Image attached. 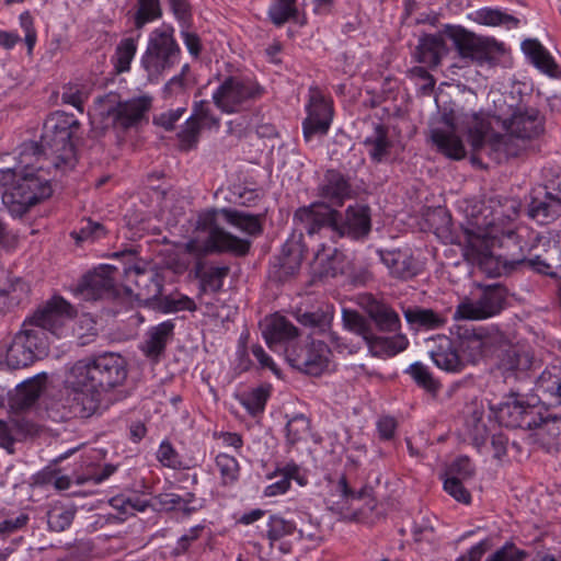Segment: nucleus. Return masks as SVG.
<instances>
[{
  "instance_id": "1",
  "label": "nucleus",
  "mask_w": 561,
  "mask_h": 561,
  "mask_svg": "<svg viewBox=\"0 0 561 561\" xmlns=\"http://www.w3.org/2000/svg\"><path fill=\"white\" fill-rule=\"evenodd\" d=\"M520 211V203L505 198L490 211L491 218L478 224L483 229L470 239V247L477 251L480 261L491 257L503 259L505 263L519 264L530 270L554 277L561 268V234L558 233L542 243V251L536 245H522L515 231V221Z\"/></svg>"
},
{
  "instance_id": "2",
  "label": "nucleus",
  "mask_w": 561,
  "mask_h": 561,
  "mask_svg": "<svg viewBox=\"0 0 561 561\" xmlns=\"http://www.w3.org/2000/svg\"><path fill=\"white\" fill-rule=\"evenodd\" d=\"M442 122L445 128H433L431 138L439 152L454 160L466 156L462 140L456 135L460 127L468 133L472 150L484 152L496 163L518 157L527 149V139L507 130L504 135L485 139L490 128L489 115L478 105V95L471 89L462 90L459 103H455L449 113H444Z\"/></svg>"
},
{
  "instance_id": "3",
  "label": "nucleus",
  "mask_w": 561,
  "mask_h": 561,
  "mask_svg": "<svg viewBox=\"0 0 561 561\" xmlns=\"http://www.w3.org/2000/svg\"><path fill=\"white\" fill-rule=\"evenodd\" d=\"M127 375V362L117 353L104 352L77 360L65 379V390L75 401L73 413H93L101 396L122 386Z\"/></svg>"
},
{
  "instance_id": "4",
  "label": "nucleus",
  "mask_w": 561,
  "mask_h": 561,
  "mask_svg": "<svg viewBox=\"0 0 561 561\" xmlns=\"http://www.w3.org/2000/svg\"><path fill=\"white\" fill-rule=\"evenodd\" d=\"M41 152L35 142L20 146L19 165L0 168V183L9 186L2 194V203L13 217H22L30 208L51 196L50 179L44 164H37Z\"/></svg>"
},
{
  "instance_id": "5",
  "label": "nucleus",
  "mask_w": 561,
  "mask_h": 561,
  "mask_svg": "<svg viewBox=\"0 0 561 561\" xmlns=\"http://www.w3.org/2000/svg\"><path fill=\"white\" fill-rule=\"evenodd\" d=\"M294 221L301 225L309 237L330 228L341 238L363 241L371 231V209L366 204L355 203L342 215L324 202H316L299 207L294 214Z\"/></svg>"
},
{
  "instance_id": "6",
  "label": "nucleus",
  "mask_w": 561,
  "mask_h": 561,
  "mask_svg": "<svg viewBox=\"0 0 561 561\" xmlns=\"http://www.w3.org/2000/svg\"><path fill=\"white\" fill-rule=\"evenodd\" d=\"M219 215L227 224L251 237H257L263 232L264 215H253L233 208H211L201 213L197 217L196 229L208 231L206 248L209 252H227L236 256L247 255L251 249V241L220 228L217 222Z\"/></svg>"
},
{
  "instance_id": "7",
  "label": "nucleus",
  "mask_w": 561,
  "mask_h": 561,
  "mask_svg": "<svg viewBox=\"0 0 561 561\" xmlns=\"http://www.w3.org/2000/svg\"><path fill=\"white\" fill-rule=\"evenodd\" d=\"M80 128V122L73 114L57 111L50 114L43 127L41 141L36 142L42 154L39 164L45 170L53 165L56 170L67 171L76 165L73 137Z\"/></svg>"
},
{
  "instance_id": "8",
  "label": "nucleus",
  "mask_w": 561,
  "mask_h": 561,
  "mask_svg": "<svg viewBox=\"0 0 561 561\" xmlns=\"http://www.w3.org/2000/svg\"><path fill=\"white\" fill-rule=\"evenodd\" d=\"M342 324L345 330L362 336L374 356H394L409 345L408 337L404 334L377 335L369 321L353 309L343 308Z\"/></svg>"
},
{
  "instance_id": "9",
  "label": "nucleus",
  "mask_w": 561,
  "mask_h": 561,
  "mask_svg": "<svg viewBox=\"0 0 561 561\" xmlns=\"http://www.w3.org/2000/svg\"><path fill=\"white\" fill-rule=\"evenodd\" d=\"M445 34L453 41L456 50L463 59H469L480 66L493 64L503 53V44L494 38L478 36L461 27L447 25Z\"/></svg>"
},
{
  "instance_id": "10",
  "label": "nucleus",
  "mask_w": 561,
  "mask_h": 561,
  "mask_svg": "<svg viewBox=\"0 0 561 561\" xmlns=\"http://www.w3.org/2000/svg\"><path fill=\"white\" fill-rule=\"evenodd\" d=\"M263 92L264 89L256 82L228 77L214 92L213 101L224 113H239L248 110Z\"/></svg>"
},
{
  "instance_id": "11",
  "label": "nucleus",
  "mask_w": 561,
  "mask_h": 561,
  "mask_svg": "<svg viewBox=\"0 0 561 561\" xmlns=\"http://www.w3.org/2000/svg\"><path fill=\"white\" fill-rule=\"evenodd\" d=\"M179 56L180 47L173 37V30L156 28L150 34L141 64L149 76H159L173 67L178 62Z\"/></svg>"
},
{
  "instance_id": "12",
  "label": "nucleus",
  "mask_w": 561,
  "mask_h": 561,
  "mask_svg": "<svg viewBox=\"0 0 561 561\" xmlns=\"http://www.w3.org/2000/svg\"><path fill=\"white\" fill-rule=\"evenodd\" d=\"M506 300V290L503 286L490 285L483 288L480 297L473 301L463 299L455 309L454 320H484L499 314Z\"/></svg>"
},
{
  "instance_id": "13",
  "label": "nucleus",
  "mask_w": 561,
  "mask_h": 561,
  "mask_svg": "<svg viewBox=\"0 0 561 561\" xmlns=\"http://www.w3.org/2000/svg\"><path fill=\"white\" fill-rule=\"evenodd\" d=\"M331 351L322 341H312L310 344H290L285 348V358L289 365L310 376H320L328 369Z\"/></svg>"
},
{
  "instance_id": "14",
  "label": "nucleus",
  "mask_w": 561,
  "mask_h": 561,
  "mask_svg": "<svg viewBox=\"0 0 561 561\" xmlns=\"http://www.w3.org/2000/svg\"><path fill=\"white\" fill-rule=\"evenodd\" d=\"M76 316L75 308L62 297L54 296L23 322L28 329H39L45 340L46 331L59 335L65 322Z\"/></svg>"
},
{
  "instance_id": "15",
  "label": "nucleus",
  "mask_w": 561,
  "mask_h": 561,
  "mask_svg": "<svg viewBox=\"0 0 561 561\" xmlns=\"http://www.w3.org/2000/svg\"><path fill=\"white\" fill-rule=\"evenodd\" d=\"M46 345L39 329H23L15 334L7 351L5 360L12 369H20L34 363L45 352Z\"/></svg>"
},
{
  "instance_id": "16",
  "label": "nucleus",
  "mask_w": 561,
  "mask_h": 561,
  "mask_svg": "<svg viewBox=\"0 0 561 561\" xmlns=\"http://www.w3.org/2000/svg\"><path fill=\"white\" fill-rule=\"evenodd\" d=\"M513 393L511 400L502 402L496 409L499 423L510 428L536 430L542 415L537 403L525 402Z\"/></svg>"
},
{
  "instance_id": "17",
  "label": "nucleus",
  "mask_w": 561,
  "mask_h": 561,
  "mask_svg": "<svg viewBox=\"0 0 561 561\" xmlns=\"http://www.w3.org/2000/svg\"><path fill=\"white\" fill-rule=\"evenodd\" d=\"M299 233L294 232L284 243L282 253L277 257V262L270 270V278L278 283H285L295 276L300 270L301 262L306 252V245L302 243L301 225Z\"/></svg>"
},
{
  "instance_id": "18",
  "label": "nucleus",
  "mask_w": 561,
  "mask_h": 561,
  "mask_svg": "<svg viewBox=\"0 0 561 561\" xmlns=\"http://www.w3.org/2000/svg\"><path fill=\"white\" fill-rule=\"evenodd\" d=\"M527 215L540 225L553 222L561 216V181L553 193L547 185L533 187L529 193Z\"/></svg>"
},
{
  "instance_id": "19",
  "label": "nucleus",
  "mask_w": 561,
  "mask_h": 561,
  "mask_svg": "<svg viewBox=\"0 0 561 561\" xmlns=\"http://www.w3.org/2000/svg\"><path fill=\"white\" fill-rule=\"evenodd\" d=\"M126 289L135 291L138 299L152 301L162 295L163 277L151 268H142L137 264H130L123 268Z\"/></svg>"
},
{
  "instance_id": "20",
  "label": "nucleus",
  "mask_w": 561,
  "mask_h": 561,
  "mask_svg": "<svg viewBox=\"0 0 561 561\" xmlns=\"http://www.w3.org/2000/svg\"><path fill=\"white\" fill-rule=\"evenodd\" d=\"M458 340V348L461 357L467 363L474 364L484 356V352L490 343V334L482 327L472 324L456 325L455 332Z\"/></svg>"
},
{
  "instance_id": "21",
  "label": "nucleus",
  "mask_w": 561,
  "mask_h": 561,
  "mask_svg": "<svg viewBox=\"0 0 561 561\" xmlns=\"http://www.w3.org/2000/svg\"><path fill=\"white\" fill-rule=\"evenodd\" d=\"M118 268L112 265H101L88 273L80 284L78 291L85 300H98L112 295L115 287V274Z\"/></svg>"
},
{
  "instance_id": "22",
  "label": "nucleus",
  "mask_w": 561,
  "mask_h": 561,
  "mask_svg": "<svg viewBox=\"0 0 561 561\" xmlns=\"http://www.w3.org/2000/svg\"><path fill=\"white\" fill-rule=\"evenodd\" d=\"M427 352L434 364L448 373H460L465 368V358L459 354L454 341L446 335H437L427 342Z\"/></svg>"
},
{
  "instance_id": "23",
  "label": "nucleus",
  "mask_w": 561,
  "mask_h": 561,
  "mask_svg": "<svg viewBox=\"0 0 561 561\" xmlns=\"http://www.w3.org/2000/svg\"><path fill=\"white\" fill-rule=\"evenodd\" d=\"M504 127L507 131L529 141L543 133V118L540 116L537 108H517L512 116L504 122Z\"/></svg>"
},
{
  "instance_id": "24",
  "label": "nucleus",
  "mask_w": 561,
  "mask_h": 561,
  "mask_svg": "<svg viewBox=\"0 0 561 561\" xmlns=\"http://www.w3.org/2000/svg\"><path fill=\"white\" fill-rule=\"evenodd\" d=\"M308 116L302 123L304 137L307 141L316 135L323 136L329 131L332 122V107L322 98H311L307 107Z\"/></svg>"
},
{
  "instance_id": "25",
  "label": "nucleus",
  "mask_w": 561,
  "mask_h": 561,
  "mask_svg": "<svg viewBox=\"0 0 561 561\" xmlns=\"http://www.w3.org/2000/svg\"><path fill=\"white\" fill-rule=\"evenodd\" d=\"M151 107L149 96H139L118 102L116 106L110 108L107 114L113 118L116 126L127 129L138 124Z\"/></svg>"
},
{
  "instance_id": "26",
  "label": "nucleus",
  "mask_w": 561,
  "mask_h": 561,
  "mask_svg": "<svg viewBox=\"0 0 561 561\" xmlns=\"http://www.w3.org/2000/svg\"><path fill=\"white\" fill-rule=\"evenodd\" d=\"M377 254L391 277L408 280L417 275L419 265L412 253L405 250H378Z\"/></svg>"
},
{
  "instance_id": "27",
  "label": "nucleus",
  "mask_w": 561,
  "mask_h": 561,
  "mask_svg": "<svg viewBox=\"0 0 561 561\" xmlns=\"http://www.w3.org/2000/svg\"><path fill=\"white\" fill-rule=\"evenodd\" d=\"M364 308L379 332L399 334L401 320L390 305L368 295L364 298Z\"/></svg>"
},
{
  "instance_id": "28",
  "label": "nucleus",
  "mask_w": 561,
  "mask_h": 561,
  "mask_svg": "<svg viewBox=\"0 0 561 561\" xmlns=\"http://www.w3.org/2000/svg\"><path fill=\"white\" fill-rule=\"evenodd\" d=\"M352 194L350 181L336 170H328L323 183L319 186V196L329 201L332 206H342Z\"/></svg>"
},
{
  "instance_id": "29",
  "label": "nucleus",
  "mask_w": 561,
  "mask_h": 561,
  "mask_svg": "<svg viewBox=\"0 0 561 561\" xmlns=\"http://www.w3.org/2000/svg\"><path fill=\"white\" fill-rule=\"evenodd\" d=\"M173 331L174 323L171 320L150 328L140 346L141 352L149 358H159L164 353L169 340L173 336Z\"/></svg>"
},
{
  "instance_id": "30",
  "label": "nucleus",
  "mask_w": 561,
  "mask_h": 561,
  "mask_svg": "<svg viewBox=\"0 0 561 561\" xmlns=\"http://www.w3.org/2000/svg\"><path fill=\"white\" fill-rule=\"evenodd\" d=\"M262 333L268 347L274 348L280 343L293 344L298 335V329L285 317L274 316L266 320Z\"/></svg>"
},
{
  "instance_id": "31",
  "label": "nucleus",
  "mask_w": 561,
  "mask_h": 561,
  "mask_svg": "<svg viewBox=\"0 0 561 561\" xmlns=\"http://www.w3.org/2000/svg\"><path fill=\"white\" fill-rule=\"evenodd\" d=\"M446 53V43L440 34H424L419 39L415 58L420 64L436 67Z\"/></svg>"
},
{
  "instance_id": "32",
  "label": "nucleus",
  "mask_w": 561,
  "mask_h": 561,
  "mask_svg": "<svg viewBox=\"0 0 561 561\" xmlns=\"http://www.w3.org/2000/svg\"><path fill=\"white\" fill-rule=\"evenodd\" d=\"M538 400L561 404V366L547 367L536 380Z\"/></svg>"
},
{
  "instance_id": "33",
  "label": "nucleus",
  "mask_w": 561,
  "mask_h": 561,
  "mask_svg": "<svg viewBox=\"0 0 561 561\" xmlns=\"http://www.w3.org/2000/svg\"><path fill=\"white\" fill-rule=\"evenodd\" d=\"M403 316L407 323L414 330H435L442 328L446 323L445 317L433 309L416 306L403 308Z\"/></svg>"
},
{
  "instance_id": "34",
  "label": "nucleus",
  "mask_w": 561,
  "mask_h": 561,
  "mask_svg": "<svg viewBox=\"0 0 561 561\" xmlns=\"http://www.w3.org/2000/svg\"><path fill=\"white\" fill-rule=\"evenodd\" d=\"M363 145L367 148L368 156L374 163L383 162L392 148V142L388 137V127L383 124H376L373 135L366 137Z\"/></svg>"
},
{
  "instance_id": "35",
  "label": "nucleus",
  "mask_w": 561,
  "mask_h": 561,
  "mask_svg": "<svg viewBox=\"0 0 561 561\" xmlns=\"http://www.w3.org/2000/svg\"><path fill=\"white\" fill-rule=\"evenodd\" d=\"M194 272L195 277L201 282V290L203 293L208 290L218 293L222 288L224 279L228 276L230 267L228 265L204 266L202 262H198Z\"/></svg>"
},
{
  "instance_id": "36",
  "label": "nucleus",
  "mask_w": 561,
  "mask_h": 561,
  "mask_svg": "<svg viewBox=\"0 0 561 561\" xmlns=\"http://www.w3.org/2000/svg\"><path fill=\"white\" fill-rule=\"evenodd\" d=\"M23 282L9 272L0 271V313H5L20 301L18 291H23Z\"/></svg>"
},
{
  "instance_id": "37",
  "label": "nucleus",
  "mask_w": 561,
  "mask_h": 561,
  "mask_svg": "<svg viewBox=\"0 0 561 561\" xmlns=\"http://www.w3.org/2000/svg\"><path fill=\"white\" fill-rule=\"evenodd\" d=\"M522 49L535 67L550 76L554 75L557 64L539 41L525 39Z\"/></svg>"
},
{
  "instance_id": "38",
  "label": "nucleus",
  "mask_w": 561,
  "mask_h": 561,
  "mask_svg": "<svg viewBox=\"0 0 561 561\" xmlns=\"http://www.w3.org/2000/svg\"><path fill=\"white\" fill-rule=\"evenodd\" d=\"M44 386V378L36 376L16 387L15 394L12 398L13 407L19 410H25L32 407L39 398Z\"/></svg>"
},
{
  "instance_id": "39",
  "label": "nucleus",
  "mask_w": 561,
  "mask_h": 561,
  "mask_svg": "<svg viewBox=\"0 0 561 561\" xmlns=\"http://www.w3.org/2000/svg\"><path fill=\"white\" fill-rule=\"evenodd\" d=\"M536 430V436L542 444L548 447L561 446V415L542 416V421L538 422Z\"/></svg>"
},
{
  "instance_id": "40",
  "label": "nucleus",
  "mask_w": 561,
  "mask_h": 561,
  "mask_svg": "<svg viewBox=\"0 0 561 561\" xmlns=\"http://www.w3.org/2000/svg\"><path fill=\"white\" fill-rule=\"evenodd\" d=\"M297 320L300 324L310 328L314 333H323L331 327L333 312L330 308H318L314 311L298 312Z\"/></svg>"
},
{
  "instance_id": "41",
  "label": "nucleus",
  "mask_w": 561,
  "mask_h": 561,
  "mask_svg": "<svg viewBox=\"0 0 561 561\" xmlns=\"http://www.w3.org/2000/svg\"><path fill=\"white\" fill-rule=\"evenodd\" d=\"M267 16L275 26L296 20L298 16L297 0H272Z\"/></svg>"
},
{
  "instance_id": "42",
  "label": "nucleus",
  "mask_w": 561,
  "mask_h": 561,
  "mask_svg": "<svg viewBox=\"0 0 561 561\" xmlns=\"http://www.w3.org/2000/svg\"><path fill=\"white\" fill-rule=\"evenodd\" d=\"M271 396L270 386H260L240 397V403L252 416L262 414Z\"/></svg>"
},
{
  "instance_id": "43",
  "label": "nucleus",
  "mask_w": 561,
  "mask_h": 561,
  "mask_svg": "<svg viewBox=\"0 0 561 561\" xmlns=\"http://www.w3.org/2000/svg\"><path fill=\"white\" fill-rule=\"evenodd\" d=\"M476 21L489 26L504 25L508 30L515 28L519 24V20L516 16L502 12L501 10L490 8L478 10L476 12Z\"/></svg>"
},
{
  "instance_id": "44",
  "label": "nucleus",
  "mask_w": 561,
  "mask_h": 561,
  "mask_svg": "<svg viewBox=\"0 0 561 561\" xmlns=\"http://www.w3.org/2000/svg\"><path fill=\"white\" fill-rule=\"evenodd\" d=\"M75 506H54L47 513L48 528L53 531H64L70 527L76 516Z\"/></svg>"
},
{
  "instance_id": "45",
  "label": "nucleus",
  "mask_w": 561,
  "mask_h": 561,
  "mask_svg": "<svg viewBox=\"0 0 561 561\" xmlns=\"http://www.w3.org/2000/svg\"><path fill=\"white\" fill-rule=\"evenodd\" d=\"M137 51V38L127 37L123 38L116 49L114 55V66L118 73L128 71L130 68V62L135 57Z\"/></svg>"
},
{
  "instance_id": "46",
  "label": "nucleus",
  "mask_w": 561,
  "mask_h": 561,
  "mask_svg": "<svg viewBox=\"0 0 561 561\" xmlns=\"http://www.w3.org/2000/svg\"><path fill=\"white\" fill-rule=\"evenodd\" d=\"M297 533L296 525L286 520L277 515H272L268 520L267 538L270 546L273 547L275 541H278L287 536H293ZM302 537L301 530H298V538Z\"/></svg>"
},
{
  "instance_id": "47",
  "label": "nucleus",
  "mask_w": 561,
  "mask_h": 561,
  "mask_svg": "<svg viewBox=\"0 0 561 561\" xmlns=\"http://www.w3.org/2000/svg\"><path fill=\"white\" fill-rule=\"evenodd\" d=\"M407 373L412 377L417 386L422 387L427 392L436 393L438 391L439 382L433 377L424 364L415 362L409 366Z\"/></svg>"
},
{
  "instance_id": "48",
  "label": "nucleus",
  "mask_w": 561,
  "mask_h": 561,
  "mask_svg": "<svg viewBox=\"0 0 561 561\" xmlns=\"http://www.w3.org/2000/svg\"><path fill=\"white\" fill-rule=\"evenodd\" d=\"M310 430V421L304 414H297L286 424L287 443L295 445L302 440Z\"/></svg>"
},
{
  "instance_id": "49",
  "label": "nucleus",
  "mask_w": 561,
  "mask_h": 561,
  "mask_svg": "<svg viewBox=\"0 0 561 561\" xmlns=\"http://www.w3.org/2000/svg\"><path fill=\"white\" fill-rule=\"evenodd\" d=\"M202 125L198 122H195L193 118L188 117L183 128L178 134L180 149L188 151L195 148L199 140Z\"/></svg>"
},
{
  "instance_id": "50",
  "label": "nucleus",
  "mask_w": 561,
  "mask_h": 561,
  "mask_svg": "<svg viewBox=\"0 0 561 561\" xmlns=\"http://www.w3.org/2000/svg\"><path fill=\"white\" fill-rule=\"evenodd\" d=\"M135 26L141 28L146 23L161 16L160 0H138Z\"/></svg>"
},
{
  "instance_id": "51",
  "label": "nucleus",
  "mask_w": 561,
  "mask_h": 561,
  "mask_svg": "<svg viewBox=\"0 0 561 561\" xmlns=\"http://www.w3.org/2000/svg\"><path fill=\"white\" fill-rule=\"evenodd\" d=\"M216 466L219 469L224 484H230L238 479L239 463L234 457L219 454L216 457Z\"/></svg>"
},
{
  "instance_id": "52",
  "label": "nucleus",
  "mask_w": 561,
  "mask_h": 561,
  "mask_svg": "<svg viewBox=\"0 0 561 561\" xmlns=\"http://www.w3.org/2000/svg\"><path fill=\"white\" fill-rule=\"evenodd\" d=\"M30 520L25 513L0 514V536L8 537L24 528Z\"/></svg>"
},
{
  "instance_id": "53",
  "label": "nucleus",
  "mask_w": 561,
  "mask_h": 561,
  "mask_svg": "<svg viewBox=\"0 0 561 561\" xmlns=\"http://www.w3.org/2000/svg\"><path fill=\"white\" fill-rule=\"evenodd\" d=\"M160 309L164 313H170V312H176V311H181V310L195 311L197 309V307H196L195 301L192 298H190L185 295H181L179 298H173L170 296L164 297L161 300Z\"/></svg>"
},
{
  "instance_id": "54",
  "label": "nucleus",
  "mask_w": 561,
  "mask_h": 561,
  "mask_svg": "<svg viewBox=\"0 0 561 561\" xmlns=\"http://www.w3.org/2000/svg\"><path fill=\"white\" fill-rule=\"evenodd\" d=\"M526 552L513 543H505L503 547L490 554L485 561H524Z\"/></svg>"
},
{
  "instance_id": "55",
  "label": "nucleus",
  "mask_w": 561,
  "mask_h": 561,
  "mask_svg": "<svg viewBox=\"0 0 561 561\" xmlns=\"http://www.w3.org/2000/svg\"><path fill=\"white\" fill-rule=\"evenodd\" d=\"M463 480L458 477H447L444 481V490L451 495L456 501L469 504L471 495L462 484Z\"/></svg>"
},
{
  "instance_id": "56",
  "label": "nucleus",
  "mask_w": 561,
  "mask_h": 561,
  "mask_svg": "<svg viewBox=\"0 0 561 561\" xmlns=\"http://www.w3.org/2000/svg\"><path fill=\"white\" fill-rule=\"evenodd\" d=\"M474 474V467L467 456H460L449 466L447 476L458 477L460 480L470 479Z\"/></svg>"
},
{
  "instance_id": "57",
  "label": "nucleus",
  "mask_w": 561,
  "mask_h": 561,
  "mask_svg": "<svg viewBox=\"0 0 561 561\" xmlns=\"http://www.w3.org/2000/svg\"><path fill=\"white\" fill-rule=\"evenodd\" d=\"M190 118H193L195 122H198L199 124L203 122L209 127L219 125V119L211 114L209 103L205 100L195 102L193 113L190 116Z\"/></svg>"
},
{
  "instance_id": "58",
  "label": "nucleus",
  "mask_w": 561,
  "mask_h": 561,
  "mask_svg": "<svg viewBox=\"0 0 561 561\" xmlns=\"http://www.w3.org/2000/svg\"><path fill=\"white\" fill-rule=\"evenodd\" d=\"M186 112L185 107L172 108L167 112H163L153 117V124L162 127L167 131L173 130L175 128L176 123Z\"/></svg>"
},
{
  "instance_id": "59",
  "label": "nucleus",
  "mask_w": 561,
  "mask_h": 561,
  "mask_svg": "<svg viewBox=\"0 0 561 561\" xmlns=\"http://www.w3.org/2000/svg\"><path fill=\"white\" fill-rule=\"evenodd\" d=\"M502 366L505 370L519 371L526 370L530 366V362L525 354L508 351L502 359Z\"/></svg>"
},
{
  "instance_id": "60",
  "label": "nucleus",
  "mask_w": 561,
  "mask_h": 561,
  "mask_svg": "<svg viewBox=\"0 0 561 561\" xmlns=\"http://www.w3.org/2000/svg\"><path fill=\"white\" fill-rule=\"evenodd\" d=\"M333 489L339 494L342 501L363 499L368 494V489L366 488L360 489L358 492L352 490L347 483L345 476L340 477L337 482L333 485Z\"/></svg>"
},
{
  "instance_id": "61",
  "label": "nucleus",
  "mask_w": 561,
  "mask_h": 561,
  "mask_svg": "<svg viewBox=\"0 0 561 561\" xmlns=\"http://www.w3.org/2000/svg\"><path fill=\"white\" fill-rule=\"evenodd\" d=\"M20 24L22 28L25 31V44L27 46L28 54L32 53L35 43H36V31L33 26V19L30 12L25 11L20 15Z\"/></svg>"
},
{
  "instance_id": "62",
  "label": "nucleus",
  "mask_w": 561,
  "mask_h": 561,
  "mask_svg": "<svg viewBox=\"0 0 561 561\" xmlns=\"http://www.w3.org/2000/svg\"><path fill=\"white\" fill-rule=\"evenodd\" d=\"M115 471L116 466L107 463L100 470L93 472L92 474L79 478L78 483L83 484L85 482H92L93 484H100L106 479H108Z\"/></svg>"
},
{
  "instance_id": "63",
  "label": "nucleus",
  "mask_w": 561,
  "mask_h": 561,
  "mask_svg": "<svg viewBox=\"0 0 561 561\" xmlns=\"http://www.w3.org/2000/svg\"><path fill=\"white\" fill-rule=\"evenodd\" d=\"M397 421L391 416H383L377 422V431L380 439L390 440L394 436Z\"/></svg>"
},
{
  "instance_id": "64",
  "label": "nucleus",
  "mask_w": 561,
  "mask_h": 561,
  "mask_svg": "<svg viewBox=\"0 0 561 561\" xmlns=\"http://www.w3.org/2000/svg\"><path fill=\"white\" fill-rule=\"evenodd\" d=\"M174 16L181 22H187L191 18V5L187 0H168Z\"/></svg>"
}]
</instances>
